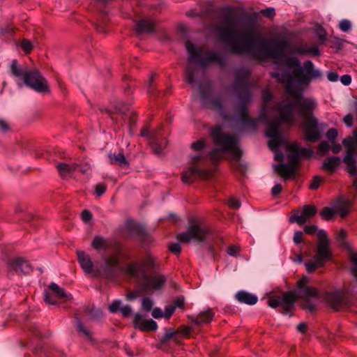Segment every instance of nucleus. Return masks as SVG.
<instances>
[{
    "label": "nucleus",
    "instance_id": "obj_1",
    "mask_svg": "<svg viewBox=\"0 0 357 357\" xmlns=\"http://www.w3.org/2000/svg\"><path fill=\"white\" fill-rule=\"evenodd\" d=\"M236 10V8L231 6L221 8L220 11L226 24L218 28L220 38L231 43V52L235 54L252 53L254 57L259 59H281L289 46L286 38H278L268 41L257 36L254 31H250L243 36L241 43L234 40L238 33L231 23V19Z\"/></svg>",
    "mask_w": 357,
    "mask_h": 357
},
{
    "label": "nucleus",
    "instance_id": "obj_2",
    "mask_svg": "<svg viewBox=\"0 0 357 357\" xmlns=\"http://www.w3.org/2000/svg\"><path fill=\"white\" fill-rule=\"evenodd\" d=\"M250 77V72L246 69H239L235 73L233 89L240 100L237 107L239 121L243 126L252 130H256L258 122L262 121L268 125L265 132L266 136L271 138H278L280 137L281 126V122L279 119L269 122L264 107L257 119L252 118L248 114V105L252 98L250 89L252 87V84L249 80Z\"/></svg>",
    "mask_w": 357,
    "mask_h": 357
},
{
    "label": "nucleus",
    "instance_id": "obj_3",
    "mask_svg": "<svg viewBox=\"0 0 357 357\" xmlns=\"http://www.w3.org/2000/svg\"><path fill=\"white\" fill-rule=\"evenodd\" d=\"M155 266V258L148 254L140 261H133L123 268L125 273L128 276L139 281L141 287L144 291H156L163 288L166 282L165 275L156 273L148 275V273Z\"/></svg>",
    "mask_w": 357,
    "mask_h": 357
},
{
    "label": "nucleus",
    "instance_id": "obj_4",
    "mask_svg": "<svg viewBox=\"0 0 357 357\" xmlns=\"http://www.w3.org/2000/svg\"><path fill=\"white\" fill-rule=\"evenodd\" d=\"M215 145L220 148L213 149L208 153V156L213 162L220 161L222 159V152H229L231 158L235 160L231 163L233 169L238 172H244L246 167L241 164L240 160L242 157V151L240 149L236 138L229 134L223 132L220 126H217L211 128L210 132Z\"/></svg>",
    "mask_w": 357,
    "mask_h": 357
},
{
    "label": "nucleus",
    "instance_id": "obj_5",
    "mask_svg": "<svg viewBox=\"0 0 357 357\" xmlns=\"http://www.w3.org/2000/svg\"><path fill=\"white\" fill-rule=\"evenodd\" d=\"M316 107V101L305 100L300 112L298 113L303 118L301 126L304 139L312 143L317 142L321 138V128L326 126V124H320L318 119L313 115Z\"/></svg>",
    "mask_w": 357,
    "mask_h": 357
},
{
    "label": "nucleus",
    "instance_id": "obj_6",
    "mask_svg": "<svg viewBox=\"0 0 357 357\" xmlns=\"http://www.w3.org/2000/svg\"><path fill=\"white\" fill-rule=\"evenodd\" d=\"M11 75L23 81V83L38 93L49 91L46 79L37 69L29 70L19 65L16 59L13 60L10 65Z\"/></svg>",
    "mask_w": 357,
    "mask_h": 357
},
{
    "label": "nucleus",
    "instance_id": "obj_7",
    "mask_svg": "<svg viewBox=\"0 0 357 357\" xmlns=\"http://www.w3.org/2000/svg\"><path fill=\"white\" fill-rule=\"evenodd\" d=\"M285 66L291 69L296 79L302 84L308 85L312 80L320 79L321 72L314 68V63L308 60L303 63V68L300 67V61L296 57H287L284 59Z\"/></svg>",
    "mask_w": 357,
    "mask_h": 357
},
{
    "label": "nucleus",
    "instance_id": "obj_8",
    "mask_svg": "<svg viewBox=\"0 0 357 357\" xmlns=\"http://www.w3.org/2000/svg\"><path fill=\"white\" fill-rule=\"evenodd\" d=\"M319 239L316 255L313 259L305 263L306 271L308 273H314L317 269L322 268L326 263L332 258V252L329 248V239L327 233L320 229L317 233Z\"/></svg>",
    "mask_w": 357,
    "mask_h": 357
},
{
    "label": "nucleus",
    "instance_id": "obj_9",
    "mask_svg": "<svg viewBox=\"0 0 357 357\" xmlns=\"http://www.w3.org/2000/svg\"><path fill=\"white\" fill-rule=\"evenodd\" d=\"M185 47L189 54V62H199L202 67H206L211 62H216L221 66L225 65V59L218 53L208 52L204 56H202V50H198L190 41L185 43Z\"/></svg>",
    "mask_w": 357,
    "mask_h": 357
},
{
    "label": "nucleus",
    "instance_id": "obj_10",
    "mask_svg": "<svg viewBox=\"0 0 357 357\" xmlns=\"http://www.w3.org/2000/svg\"><path fill=\"white\" fill-rule=\"evenodd\" d=\"M340 290L327 291L324 294V301L334 310L339 311L342 308H350L354 305V301L345 296Z\"/></svg>",
    "mask_w": 357,
    "mask_h": 357
},
{
    "label": "nucleus",
    "instance_id": "obj_11",
    "mask_svg": "<svg viewBox=\"0 0 357 357\" xmlns=\"http://www.w3.org/2000/svg\"><path fill=\"white\" fill-rule=\"evenodd\" d=\"M298 297L291 291L284 292L282 296H274L268 298V304L272 308L282 307L283 313L287 314L291 313L294 308V304L297 301Z\"/></svg>",
    "mask_w": 357,
    "mask_h": 357
},
{
    "label": "nucleus",
    "instance_id": "obj_12",
    "mask_svg": "<svg viewBox=\"0 0 357 357\" xmlns=\"http://www.w3.org/2000/svg\"><path fill=\"white\" fill-rule=\"evenodd\" d=\"M208 233V229L195 223L191 225L185 231L178 234L176 238L181 243H189L192 239L203 242Z\"/></svg>",
    "mask_w": 357,
    "mask_h": 357
},
{
    "label": "nucleus",
    "instance_id": "obj_13",
    "mask_svg": "<svg viewBox=\"0 0 357 357\" xmlns=\"http://www.w3.org/2000/svg\"><path fill=\"white\" fill-rule=\"evenodd\" d=\"M287 149L290 152L287 155L288 164L294 169L298 166L301 159L311 158L313 155L312 149L300 147L296 142L289 144Z\"/></svg>",
    "mask_w": 357,
    "mask_h": 357
},
{
    "label": "nucleus",
    "instance_id": "obj_14",
    "mask_svg": "<svg viewBox=\"0 0 357 357\" xmlns=\"http://www.w3.org/2000/svg\"><path fill=\"white\" fill-rule=\"evenodd\" d=\"M162 127V126H160L158 130L151 132L149 127L145 126L142 129L140 133L142 137H146L149 138V144L153 152L156 154L161 153L163 148L167 144L166 139L161 138L160 130Z\"/></svg>",
    "mask_w": 357,
    "mask_h": 357
},
{
    "label": "nucleus",
    "instance_id": "obj_15",
    "mask_svg": "<svg viewBox=\"0 0 357 357\" xmlns=\"http://www.w3.org/2000/svg\"><path fill=\"white\" fill-rule=\"evenodd\" d=\"M126 266H120L119 254L116 253L108 256L105 260V266L102 270V276L107 280H112L116 277L119 271L125 273L123 268Z\"/></svg>",
    "mask_w": 357,
    "mask_h": 357
},
{
    "label": "nucleus",
    "instance_id": "obj_16",
    "mask_svg": "<svg viewBox=\"0 0 357 357\" xmlns=\"http://www.w3.org/2000/svg\"><path fill=\"white\" fill-rule=\"evenodd\" d=\"M210 176L211 172L208 169L191 167L181 174V180L185 183L190 184L197 178L206 179Z\"/></svg>",
    "mask_w": 357,
    "mask_h": 357
},
{
    "label": "nucleus",
    "instance_id": "obj_17",
    "mask_svg": "<svg viewBox=\"0 0 357 357\" xmlns=\"http://www.w3.org/2000/svg\"><path fill=\"white\" fill-rule=\"evenodd\" d=\"M8 268L9 274L19 273L28 274L32 271V267L30 264L24 258L21 257L9 261Z\"/></svg>",
    "mask_w": 357,
    "mask_h": 357
},
{
    "label": "nucleus",
    "instance_id": "obj_18",
    "mask_svg": "<svg viewBox=\"0 0 357 357\" xmlns=\"http://www.w3.org/2000/svg\"><path fill=\"white\" fill-rule=\"evenodd\" d=\"M77 254L78 262L84 271L87 274L93 273L94 276H98L99 271H93V264L90 256L84 251H77Z\"/></svg>",
    "mask_w": 357,
    "mask_h": 357
},
{
    "label": "nucleus",
    "instance_id": "obj_19",
    "mask_svg": "<svg viewBox=\"0 0 357 357\" xmlns=\"http://www.w3.org/2000/svg\"><path fill=\"white\" fill-rule=\"evenodd\" d=\"M285 91L287 93H288L294 98L296 104L298 105V113L300 112L302 107V105L303 104L305 100L315 101L313 98H303L302 90L296 88V86L290 84H287L285 86Z\"/></svg>",
    "mask_w": 357,
    "mask_h": 357
},
{
    "label": "nucleus",
    "instance_id": "obj_20",
    "mask_svg": "<svg viewBox=\"0 0 357 357\" xmlns=\"http://www.w3.org/2000/svg\"><path fill=\"white\" fill-rule=\"evenodd\" d=\"M133 324L136 328L144 332L154 331L158 328V324L154 320L151 319L142 320L139 314L135 315Z\"/></svg>",
    "mask_w": 357,
    "mask_h": 357
},
{
    "label": "nucleus",
    "instance_id": "obj_21",
    "mask_svg": "<svg viewBox=\"0 0 357 357\" xmlns=\"http://www.w3.org/2000/svg\"><path fill=\"white\" fill-rule=\"evenodd\" d=\"M155 23L151 19L140 20L136 23V31L137 33H152L154 31Z\"/></svg>",
    "mask_w": 357,
    "mask_h": 357
},
{
    "label": "nucleus",
    "instance_id": "obj_22",
    "mask_svg": "<svg viewBox=\"0 0 357 357\" xmlns=\"http://www.w3.org/2000/svg\"><path fill=\"white\" fill-rule=\"evenodd\" d=\"M235 296L238 302L247 305H255L258 301V298L256 295L245 291L237 292Z\"/></svg>",
    "mask_w": 357,
    "mask_h": 357
},
{
    "label": "nucleus",
    "instance_id": "obj_23",
    "mask_svg": "<svg viewBox=\"0 0 357 357\" xmlns=\"http://www.w3.org/2000/svg\"><path fill=\"white\" fill-rule=\"evenodd\" d=\"M214 317V313L211 309H208L205 311L199 312L196 317L192 320V322L196 325H202L210 323Z\"/></svg>",
    "mask_w": 357,
    "mask_h": 357
},
{
    "label": "nucleus",
    "instance_id": "obj_24",
    "mask_svg": "<svg viewBox=\"0 0 357 357\" xmlns=\"http://www.w3.org/2000/svg\"><path fill=\"white\" fill-rule=\"evenodd\" d=\"M340 158L337 156H330L324 160L322 168L331 173H333L340 166Z\"/></svg>",
    "mask_w": 357,
    "mask_h": 357
},
{
    "label": "nucleus",
    "instance_id": "obj_25",
    "mask_svg": "<svg viewBox=\"0 0 357 357\" xmlns=\"http://www.w3.org/2000/svg\"><path fill=\"white\" fill-rule=\"evenodd\" d=\"M275 170L284 179L291 178L295 174V169L289 164H279L275 166Z\"/></svg>",
    "mask_w": 357,
    "mask_h": 357
},
{
    "label": "nucleus",
    "instance_id": "obj_26",
    "mask_svg": "<svg viewBox=\"0 0 357 357\" xmlns=\"http://www.w3.org/2000/svg\"><path fill=\"white\" fill-rule=\"evenodd\" d=\"M172 339L176 343H179L178 337L174 329H170L160 339L158 344V348L160 349H165L168 341Z\"/></svg>",
    "mask_w": 357,
    "mask_h": 357
},
{
    "label": "nucleus",
    "instance_id": "obj_27",
    "mask_svg": "<svg viewBox=\"0 0 357 357\" xmlns=\"http://www.w3.org/2000/svg\"><path fill=\"white\" fill-rule=\"evenodd\" d=\"M108 157L109 159V162L112 165H119L121 167L128 165V162L125 158L123 153L122 152L117 154L109 153Z\"/></svg>",
    "mask_w": 357,
    "mask_h": 357
},
{
    "label": "nucleus",
    "instance_id": "obj_28",
    "mask_svg": "<svg viewBox=\"0 0 357 357\" xmlns=\"http://www.w3.org/2000/svg\"><path fill=\"white\" fill-rule=\"evenodd\" d=\"M294 52L298 54H310L312 56H319L320 52L317 46H312L310 47H305L303 46H298L294 48Z\"/></svg>",
    "mask_w": 357,
    "mask_h": 357
},
{
    "label": "nucleus",
    "instance_id": "obj_29",
    "mask_svg": "<svg viewBox=\"0 0 357 357\" xmlns=\"http://www.w3.org/2000/svg\"><path fill=\"white\" fill-rule=\"evenodd\" d=\"M304 298H320V292L317 288L312 286H306L302 291H300Z\"/></svg>",
    "mask_w": 357,
    "mask_h": 357
},
{
    "label": "nucleus",
    "instance_id": "obj_30",
    "mask_svg": "<svg viewBox=\"0 0 357 357\" xmlns=\"http://www.w3.org/2000/svg\"><path fill=\"white\" fill-rule=\"evenodd\" d=\"M350 203L349 201H344L341 202L336 208V213L339 214L340 217L344 218L349 213Z\"/></svg>",
    "mask_w": 357,
    "mask_h": 357
},
{
    "label": "nucleus",
    "instance_id": "obj_31",
    "mask_svg": "<svg viewBox=\"0 0 357 357\" xmlns=\"http://www.w3.org/2000/svg\"><path fill=\"white\" fill-rule=\"evenodd\" d=\"M75 165H69L66 163H59L57 165V169L62 176H66L70 172L75 170Z\"/></svg>",
    "mask_w": 357,
    "mask_h": 357
},
{
    "label": "nucleus",
    "instance_id": "obj_32",
    "mask_svg": "<svg viewBox=\"0 0 357 357\" xmlns=\"http://www.w3.org/2000/svg\"><path fill=\"white\" fill-rule=\"evenodd\" d=\"M342 144L347 149V151H350L351 153H354L357 149V143L352 137L349 136L344 139Z\"/></svg>",
    "mask_w": 357,
    "mask_h": 357
},
{
    "label": "nucleus",
    "instance_id": "obj_33",
    "mask_svg": "<svg viewBox=\"0 0 357 357\" xmlns=\"http://www.w3.org/2000/svg\"><path fill=\"white\" fill-rule=\"evenodd\" d=\"M49 289L55 294V296L59 298H64L67 297V295L65 292L64 289L59 287L56 284L52 282Z\"/></svg>",
    "mask_w": 357,
    "mask_h": 357
},
{
    "label": "nucleus",
    "instance_id": "obj_34",
    "mask_svg": "<svg viewBox=\"0 0 357 357\" xmlns=\"http://www.w3.org/2000/svg\"><path fill=\"white\" fill-rule=\"evenodd\" d=\"M211 103L215 109L221 112V115L223 119L227 120L228 119V115L223 110L222 100L220 98H215L211 100Z\"/></svg>",
    "mask_w": 357,
    "mask_h": 357
},
{
    "label": "nucleus",
    "instance_id": "obj_35",
    "mask_svg": "<svg viewBox=\"0 0 357 357\" xmlns=\"http://www.w3.org/2000/svg\"><path fill=\"white\" fill-rule=\"evenodd\" d=\"M349 258L351 263L352 264V266L351 268V273L357 281V252H350Z\"/></svg>",
    "mask_w": 357,
    "mask_h": 357
},
{
    "label": "nucleus",
    "instance_id": "obj_36",
    "mask_svg": "<svg viewBox=\"0 0 357 357\" xmlns=\"http://www.w3.org/2000/svg\"><path fill=\"white\" fill-rule=\"evenodd\" d=\"M174 331L177 337L178 335H181L185 338H188L192 331V328L186 325H181Z\"/></svg>",
    "mask_w": 357,
    "mask_h": 357
},
{
    "label": "nucleus",
    "instance_id": "obj_37",
    "mask_svg": "<svg viewBox=\"0 0 357 357\" xmlns=\"http://www.w3.org/2000/svg\"><path fill=\"white\" fill-rule=\"evenodd\" d=\"M280 110L279 120L282 123V121H285L289 123H291L294 121L292 113L290 111H287L283 109H279Z\"/></svg>",
    "mask_w": 357,
    "mask_h": 357
},
{
    "label": "nucleus",
    "instance_id": "obj_38",
    "mask_svg": "<svg viewBox=\"0 0 357 357\" xmlns=\"http://www.w3.org/2000/svg\"><path fill=\"white\" fill-rule=\"evenodd\" d=\"M301 211L303 212V215L310 219L316 215L317 209L313 205H305L303 207Z\"/></svg>",
    "mask_w": 357,
    "mask_h": 357
},
{
    "label": "nucleus",
    "instance_id": "obj_39",
    "mask_svg": "<svg viewBox=\"0 0 357 357\" xmlns=\"http://www.w3.org/2000/svg\"><path fill=\"white\" fill-rule=\"evenodd\" d=\"M335 213V210L330 207H324L320 211V215L326 220H331Z\"/></svg>",
    "mask_w": 357,
    "mask_h": 357
},
{
    "label": "nucleus",
    "instance_id": "obj_40",
    "mask_svg": "<svg viewBox=\"0 0 357 357\" xmlns=\"http://www.w3.org/2000/svg\"><path fill=\"white\" fill-rule=\"evenodd\" d=\"M301 307L303 310H305L310 312H314L317 310V305L313 303L309 298H304L301 304Z\"/></svg>",
    "mask_w": 357,
    "mask_h": 357
},
{
    "label": "nucleus",
    "instance_id": "obj_41",
    "mask_svg": "<svg viewBox=\"0 0 357 357\" xmlns=\"http://www.w3.org/2000/svg\"><path fill=\"white\" fill-rule=\"evenodd\" d=\"M308 220L309 218L303 215L302 211L299 215H294L290 218L291 222L295 221L300 225L305 224Z\"/></svg>",
    "mask_w": 357,
    "mask_h": 357
},
{
    "label": "nucleus",
    "instance_id": "obj_42",
    "mask_svg": "<svg viewBox=\"0 0 357 357\" xmlns=\"http://www.w3.org/2000/svg\"><path fill=\"white\" fill-rule=\"evenodd\" d=\"M172 307H174L175 310L181 309L184 310L185 308V299L183 296L177 297L172 303L170 304Z\"/></svg>",
    "mask_w": 357,
    "mask_h": 357
},
{
    "label": "nucleus",
    "instance_id": "obj_43",
    "mask_svg": "<svg viewBox=\"0 0 357 357\" xmlns=\"http://www.w3.org/2000/svg\"><path fill=\"white\" fill-rule=\"evenodd\" d=\"M105 240L104 238L99 236H96L93 238L91 245L94 249L100 250L102 247L105 245Z\"/></svg>",
    "mask_w": 357,
    "mask_h": 357
},
{
    "label": "nucleus",
    "instance_id": "obj_44",
    "mask_svg": "<svg viewBox=\"0 0 357 357\" xmlns=\"http://www.w3.org/2000/svg\"><path fill=\"white\" fill-rule=\"evenodd\" d=\"M186 81L192 86L194 85L195 80V70L188 65L186 68Z\"/></svg>",
    "mask_w": 357,
    "mask_h": 357
},
{
    "label": "nucleus",
    "instance_id": "obj_45",
    "mask_svg": "<svg viewBox=\"0 0 357 357\" xmlns=\"http://www.w3.org/2000/svg\"><path fill=\"white\" fill-rule=\"evenodd\" d=\"M323 181H324V179L319 176H314L311 183L310 184L309 188L312 190H315L318 189L321 183Z\"/></svg>",
    "mask_w": 357,
    "mask_h": 357
},
{
    "label": "nucleus",
    "instance_id": "obj_46",
    "mask_svg": "<svg viewBox=\"0 0 357 357\" xmlns=\"http://www.w3.org/2000/svg\"><path fill=\"white\" fill-rule=\"evenodd\" d=\"M337 135L338 132L336 128H330L326 134L327 139L331 142V144H333Z\"/></svg>",
    "mask_w": 357,
    "mask_h": 357
},
{
    "label": "nucleus",
    "instance_id": "obj_47",
    "mask_svg": "<svg viewBox=\"0 0 357 357\" xmlns=\"http://www.w3.org/2000/svg\"><path fill=\"white\" fill-rule=\"evenodd\" d=\"M280 144H281V142H280V137H279L278 138H272V139H271L268 142V146L271 151H275L278 150Z\"/></svg>",
    "mask_w": 357,
    "mask_h": 357
},
{
    "label": "nucleus",
    "instance_id": "obj_48",
    "mask_svg": "<svg viewBox=\"0 0 357 357\" xmlns=\"http://www.w3.org/2000/svg\"><path fill=\"white\" fill-rule=\"evenodd\" d=\"M354 153H351V151H347V154L345 155V157L344 158V162L347 165H355L356 164V160L354 158Z\"/></svg>",
    "mask_w": 357,
    "mask_h": 357
},
{
    "label": "nucleus",
    "instance_id": "obj_49",
    "mask_svg": "<svg viewBox=\"0 0 357 357\" xmlns=\"http://www.w3.org/2000/svg\"><path fill=\"white\" fill-rule=\"evenodd\" d=\"M77 326L78 331L79 333H82L84 336H86L89 339L91 338V332L84 326L83 324L81 322L80 320L77 321Z\"/></svg>",
    "mask_w": 357,
    "mask_h": 357
},
{
    "label": "nucleus",
    "instance_id": "obj_50",
    "mask_svg": "<svg viewBox=\"0 0 357 357\" xmlns=\"http://www.w3.org/2000/svg\"><path fill=\"white\" fill-rule=\"evenodd\" d=\"M278 109H283L287 110V111H290V112H291V113H292V111H293L294 109H296V111L298 112V105L296 104V101H294L293 102H291V103H289V104L285 105H283L281 103H279L278 105Z\"/></svg>",
    "mask_w": 357,
    "mask_h": 357
},
{
    "label": "nucleus",
    "instance_id": "obj_51",
    "mask_svg": "<svg viewBox=\"0 0 357 357\" xmlns=\"http://www.w3.org/2000/svg\"><path fill=\"white\" fill-rule=\"evenodd\" d=\"M21 48L25 53L29 54L31 52L33 45L29 40L24 39L21 43Z\"/></svg>",
    "mask_w": 357,
    "mask_h": 357
},
{
    "label": "nucleus",
    "instance_id": "obj_52",
    "mask_svg": "<svg viewBox=\"0 0 357 357\" xmlns=\"http://www.w3.org/2000/svg\"><path fill=\"white\" fill-rule=\"evenodd\" d=\"M153 305V303L149 298L146 297L142 299V305L145 311L149 312L152 309Z\"/></svg>",
    "mask_w": 357,
    "mask_h": 357
},
{
    "label": "nucleus",
    "instance_id": "obj_53",
    "mask_svg": "<svg viewBox=\"0 0 357 357\" xmlns=\"http://www.w3.org/2000/svg\"><path fill=\"white\" fill-rule=\"evenodd\" d=\"M29 332L34 336L42 338V335L40 331V328L38 325L32 324L29 326Z\"/></svg>",
    "mask_w": 357,
    "mask_h": 357
},
{
    "label": "nucleus",
    "instance_id": "obj_54",
    "mask_svg": "<svg viewBox=\"0 0 357 357\" xmlns=\"http://www.w3.org/2000/svg\"><path fill=\"white\" fill-rule=\"evenodd\" d=\"M330 149L328 142L326 141H322L318 146V153L319 154H325Z\"/></svg>",
    "mask_w": 357,
    "mask_h": 357
},
{
    "label": "nucleus",
    "instance_id": "obj_55",
    "mask_svg": "<svg viewBox=\"0 0 357 357\" xmlns=\"http://www.w3.org/2000/svg\"><path fill=\"white\" fill-rule=\"evenodd\" d=\"M175 309L171 305H166L165 307L164 318L169 320L175 312Z\"/></svg>",
    "mask_w": 357,
    "mask_h": 357
},
{
    "label": "nucleus",
    "instance_id": "obj_56",
    "mask_svg": "<svg viewBox=\"0 0 357 357\" xmlns=\"http://www.w3.org/2000/svg\"><path fill=\"white\" fill-rule=\"evenodd\" d=\"M44 300L45 303L50 305H55L56 303V300L54 294L48 291L45 292Z\"/></svg>",
    "mask_w": 357,
    "mask_h": 357
},
{
    "label": "nucleus",
    "instance_id": "obj_57",
    "mask_svg": "<svg viewBox=\"0 0 357 357\" xmlns=\"http://www.w3.org/2000/svg\"><path fill=\"white\" fill-rule=\"evenodd\" d=\"M121 305V301L119 300H115L112 302V303L109 306V310L112 313H116L119 310H120Z\"/></svg>",
    "mask_w": 357,
    "mask_h": 357
},
{
    "label": "nucleus",
    "instance_id": "obj_58",
    "mask_svg": "<svg viewBox=\"0 0 357 357\" xmlns=\"http://www.w3.org/2000/svg\"><path fill=\"white\" fill-rule=\"evenodd\" d=\"M339 28L344 32H347L351 29V22L348 20H342L339 23Z\"/></svg>",
    "mask_w": 357,
    "mask_h": 357
},
{
    "label": "nucleus",
    "instance_id": "obj_59",
    "mask_svg": "<svg viewBox=\"0 0 357 357\" xmlns=\"http://www.w3.org/2000/svg\"><path fill=\"white\" fill-rule=\"evenodd\" d=\"M261 97L264 103L266 104L272 99L273 95L268 89H266L262 91Z\"/></svg>",
    "mask_w": 357,
    "mask_h": 357
},
{
    "label": "nucleus",
    "instance_id": "obj_60",
    "mask_svg": "<svg viewBox=\"0 0 357 357\" xmlns=\"http://www.w3.org/2000/svg\"><path fill=\"white\" fill-rule=\"evenodd\" d=\"M347 231L344 229H341L337 234V240L342 244H345L344 241L347 238Z\"/></svg>",
    "mask_w": 357,
    "mask_h": 357
},
{
    "label": "nucleus",
    "instance_id": "obj_61",
    "mask_svg": "<svg viewBox=\"0 0 357 357\" xmlns=\"http://www.w3.org/2000/svg\"><path fill=\"white\" fill-rule=\"evenodd\" d=\"M260 13L268 18H272L275 15V9L272 8L261 10Z\"/></svg>",
    "mask_w": 357,
    "mask_h": 357
},
{
    "label": "nucleus",
    "instance_id": "obj_62",
    "mask_svg": "<svg viewBox=\"0 0 357 357\" xmlns=\"http://www.w3.org/2000/svg\"><path fill=\"white\" fill-rule=\"evenodd\" d=\"M206 144L204 140H198L192 144L191 148L195 151H200L205 148Z\"/></svg>",
    "mask_w": 357,
    "mask_h": 357
},
{
    "label": "nucleus",
    "instance_id": "obj_63",
    "mask_svg": "<svg viewBox=\"0 0 357 357\" xmlns=\"http://www.w3.org/2000/svg\"><path fill=\"white\" fill-rule=\"evenodd\" d=\"M126 227L130 234L131 235L139 233V227L135 224L128 222L126 224Z\"/></svg>",
    "mask_w": 357,
    "mask_h": 357
},
{
    "label": "nucleus",
    "instance_id": "obj_64",
    "mask_svg": "<svg viewBox=\"0 0 357 357\" xmlns=\"http://www.w3.org/2000/svg\"><path fill=\"white\" fill-rule=\"evenodd\" d=\"M228 205L231 208L236 210L241 206V203L237 199L234 197H230L228 201Z\"/></svg>",
    "mask_w": 357,
    "mask_h": 357
}]
</instances>
